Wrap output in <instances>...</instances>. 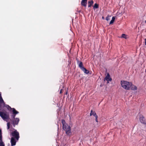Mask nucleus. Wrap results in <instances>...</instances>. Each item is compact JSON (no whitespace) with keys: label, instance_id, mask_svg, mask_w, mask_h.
Here are the masks:
<instances>
[{"label":"nucleus","instance_id":"24","mask_svg":"<svg viewBox=\"0 0 146 146\" xmlns=\"http://www.w3.org/2000/svg\"><path fill=\"white\" fill-rule=\"evenodd\" d=\"M63 90L62 89H61L60 90V94H61L62 93V90Z\"/></svg>","mask_w":146,"mask_h":146},{"label":"nucleus","instance_id":"9","mask_svg":"<svg viewBox=\"0 0 146 146\" xmlns=\"http://www.w3.org/2000/svg\"><path fill=\"white\" fill-rule=\"evenodd\" d=\"M76 60H77V63L78 65V66L82 70V69H83V68L84 67L83 66V65L82 62L81 61H80L78 60H77V59Z\"/></svg>","mask_w":146,"mask_h":146},{"label":"nucleus","instance_id":"5","mask_svg":"<svg viewBox=\"0 0 146 146\" xmlns=\"http://www.w3.org/2000/svg\"><path fill=\"white\" fill-rule=\"evenodd\" d=\"M139 120L141 123L144 124L146 125V120L143 115H140Z\"/></svg>","mask_w":146,"mask_h":146},{"label":"nucleus","instance_id":"31","mask_svg":"<svg viewBox=\"0 0 146 146\" xmlns=\"http://www.w3.org/2000/svg\"><path fill=\"white\" fill-rule=\"evenodd\" d=\"M11 121H12V120H11Z\"/></svg>","mask_w":146,"mask_h":146},{"label":"nucleus","instance_id":"26","mask_svg":"<svg viewBox=\"0 0 146 146\" xmlns=\"http://www.w3.org/2000/svg\"><path fill=\"white\" fill-rule=\"evenodd\" d=\"M145 45H146V38L145 39Z\"/></svg>","mask_w":146,"mask_h":146},{"label":"nucleus","instance_id":"4","mask_svg":"<svg viewBox=\"0 0 146 146\" xmlns=\"http://www.w3.org/2000/svg\"><path fill=\"white\" fill-rule=\"evenodd\" d=\"M12 114L11 115V119H13L15 118V117L17 114L19 113V112L17 111L15 108L13 109L12 111Z\"/></svg>","mask_w":146,"mask_h":146},{"label":"nucleus","instance_id":"18","mask_svg":"<svg viewBox=\"0 0 146 146\" xmlns=\"http://www.w3.org/2000/svg\"><path fill=\"white\" fill-rule=\"evenodd\" d=\"M0 146H5L4 142L2 141V140L0 141Z\"/></svg>","mask_w":146,"mask_h":146},{"label":"nucleus","instance_id":"15","mask_svg":"<svg viewBox=\"0 0 146 146\" xmlns=\"http://www.w3.org/2000/svg\"><path fill=\"white\" fill-rule=\"evenodd\" d=\"M115 17H112V20L110 21V24H111L112 23H113L115 21Z\"/></svg>","mask_w":146,"mask_h":146},{"label":"nucleus","instance_id":"17","mask_svg":"<svg viewBox=\"0 0 146 146\" xmlns=\"http://www.w3.org/2000/svg\"><path fill=\"white\" fill-rule=\"evenodd\" d=\"M7 109L11 111V112H12V111L13 110V108H11L10 106L9 105L7 106Z\"/></svg>","mask_w":146,"mask_h":146},{"label":"nucleus","instance_id":"21","mask_svg":"<svg viewBox=\"0 0 146 146\" xmlns=\"http://www.w3.org/2000/svg\"><path fill=\"white\" fill-rule=\"evenodd\" d=\"M10 123L9 122H8L7 123V129H9L10 128Z\"/></svg>","mask_w":146,"mask_h":146},{"label":"nucleus","instance_id":"3","mask_svg":"<svg viewBox=\"0 0 146 146\" xmlns=\"http://www.w3.org/2000/svg\"><path fill=\"white\" fill-rule=\"evenodd\" d=\"M11 135L13 137H14L16 140L18 141L19 138V133L16 130L12 132Z\"/></svg>","mask_w":146,"mask_h":146},{"label":"nucleus","instance_id":"20","mask_svg":"<svg viewBox=\"0 0 146 146\" xmlns=\"http://www.w3.org/2000/svg\"><path fill=\"white\" fill-rule=\"evenodd\" d=\"M121 36L122 38H126V35L125 34H122Z\"/></svg>","mask_w":146,"mask_h":146},{"label":"nucleus","instance_id":"1","mask_svg":"<svg viewBox=\"0 0 146 146\" xmlns=\"http://www.w3.org/2000/svg\"><path fill=\"white\" fill-rule=\"evenodd\" d=\"M62 124L63 129L65 131L66 134L69 136H70L72 133L70 126L68 125L64 119L62 120Z\"/></svg>","mask_w":146,"mask_h":146},{"label":"nucleus","instance_id":"14","mask_svg":"<svg viewBox=\"0 0 146 146\" xmlns=\"http://www.w3.org/2000/svg\"><path fill=\"white\" fill-rule=\"evenodd\" d=\"M81 70L82 71H83L84 73L86 74H88L89 73V71L88 70L86 69V68L84 67L83 68V69H82Z\"/></svg>","mask_w":146,"mask_h":146},{"label":"nucleus","instance_id":"29","mask_svg":"<svg viewBox=\"0 0 146 146\" xmlns=\"http://www.w3.org/2000/svg\"><path fill=\"white\" fill-rule=\"evenodd\" d=\"M145 23H146V20H145Z\"/></svg>","mask_w":146,"mask_h":146},{"label":"nucleus","instance_id":"7","mask_svg":"<svg viewBox=\"0 0 146 146\" xmlns=\"http://www.w3.org/2000/svg\"><path fill=\"white\" fill-rule=\"evenodd\" d=\"M14 119L12 121L13 124V125L15 126V125H17L19 121V119L17 118H14Z\"/></svg>","mask_w":146,"mask_h":146},{"label":"nucleus","instance_id":"19","mask_svg":"<svg viewBox=\"0 0 146 146\" xmlns=\"http://www.w3.org/2000/svg\"><path fill=\"white\" fill-rule=\"evenodd\" d=\"M2 140V136L1 134V130L0 129V141Z\"/></svg>","mask_w":146,"mask_h":146},{"label":"nucleus","instance_id":"25","mask_svg":"<svg viewBox=\"0 0 146 146\" xmlns=\"http://www.w3.org/2000/svg\"><path fill=\"white\" fill-rule=\"evenodd\" d=\"M102 19H104V20L105 19V18H104V17H103V16L102 17Z\"/></svg>","mask_w":146,"mask_h":146},{"label":"nucleus","instance_id":"27","mask_svg":"<svg viewBox=\"0 0 146 146\" xmlns=\"http://www.w3.org/2000/svg\"><path fill=\"white\" fill-rule=\"evenodd\" d=\"M67 94V91L66 92V93H65V94L66 95Z\"/></svg>","mask_w":146,"mask_h":146},{"label":"nucleus","instance_id":"16","mask_svg":"<svg viewBox=\"0 0 146 146\" xmlns=\"http://www.w3.org/2000/svg\"><path fill=\"white\" fill-rule=\"evenodd\" d=\"M99 7V5L98 4L96 3L94 5L93 7V9H98V8Z\"/></svg>","mask_w":146,"mask_h":146},{"label":"nucleus","instance_id":"28","mask_svg":"<svg viewBox=\"0 0 146 146\" xmlns=\"http://www.w3.org/2000/svg\"><path fill=\"white\" fill-rule=\"evenodd\" d=\"M78 12H80V11H78Z\"/></svg>","mask_w":146,"mask_h":146},{"label":"nucleus","instance_id":"13","mask_svg":"<svg viewBox=\"0 0 146 146\" xmlns=\"http://www.w3.org/2000/svg\"><path fill=\"white\" fill-rule=\"evenodd\" d=\"M130 89L132 90H136L137 89V87L133 85L132 84V86L131 87Z\"/></svg>","mask_w":146,"mask_h":146},{"label":"nucleus","instance_id":"22","mask_svg":"<svg viewBox=\"0 0 146 146\" xmlns=\"http://www.w3.org/2000/svg\"><path fill=\"white\" fill-rule=\"evenodd\" d=\"M106 20L107 21H109V20H110V18H109V16L108 15V16L107 17H106Z\"/></svg>","mask_w":146,"mask_h":146},{"label":"nucleus","instance_id":"2","mask_svg":"<svg viewBox=\"0 0 146 146\" xmlns=\"http://www.w3.org/2000/svg\"><path fill=\"white\" fill-rule=\"evenodd\" d=\"M121 86L124 89L129 90L132 86V83L126 81H121Z\"/></svg>","mask_w":146,"mask_h":146},{"label":"nucleus","instance_id":"6","mask_svg":"<svg viewBox=\"0 0 146 146\" xmlns=\"http://www.w3.org/2000/svg\"><path fill=\"white\" fill-rule=\"evenodd\" d=\"M106 80L107 81L108 83H109V81H112V79L110 77V75L109 73L107 74V75L106 77L104 78V80Z\"/></svg>","mask_w":146,"mask_h":146},{"label":"nucleus","instance_id":"10","mask_svg":"<svg viewBox=\"0 0 146 146\" xmlns=\"http://www.w3.org/2000/svg\"><path fill=\"white\" fill-rule=\"evenodd\" d=\"M87 0H82L81 2V5L82 6L86 7L87 4Z\"/></svg>","mask_w":146,"mask_h":146},{"label":"nucleus","instance_id":"8","mask_svg":"<svg viewBox=\"0 0 146 146\" xmlns=\"http://www.w3.org/2000/svg\"><path fill=\"white\" fill-rule=\"evenodd\" d=\"M17 141L14 137H12L11 140V145L12 146L15 145H16Z\"/></svg>","mask_w":146,"mask_h":146},{"label":"nucleus","instance_id":"30","mask_svg":"<svg viewBox=\"0 0 146 146\" xmlns=\"http://www.w3.org/2000/svg\"><path fill=\"white\" fill-rule=\"evenodd\" d=\"M11 121H12V120H11Z\"/></svg>","mask_w":146,"mask_h":146},{"label":"nucleus","instance_id":"12","mask_svg":"<svg viewBox=\"0 0 146 146\" xmlns=\"http://www.w3.org/2000/svg\"><path fill=\"white\" fill-rule=\"evenodd\" d=\"M90 116H91L93 115L95 117H96V116H98L96 114V113L95 111H93L92 110H91L90 111Z\"/></svg>","mask_w":146,"mask_h":146},{"label":"nucleus","instance_id":"23","mask_svg":"<svg viewBox=\"0 0 146 146\" xmlns=\"http://www.w3.org/2000/svg\"><path fill=\"white\" fill-rule=\"evenodd\" d=\"M95 117V120H96V121L97 122H98V116H96V117Z\"/></svg>","mask_w":146,"mask_h":146},{"label":"nucleus","instance_id":"11","mask_svg":"<svg viewBox=\"0 0 146 146\" xmlns=\"http://www.w3.org/2000/svg\"><path fill=\"white\" fill-rule=\"evenodd\" d=\"M94 3V1L92 0L89 1L88 2V7H91Z\"/></svg>","mask_w":146,"mask_h":146}]
</instances>
